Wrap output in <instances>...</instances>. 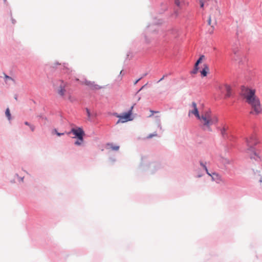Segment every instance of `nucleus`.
I'll list each match as a JSON object with an SVG mask.
<instances>
[{"instance_id":"obj_1","label":"nucleus","mask_w":262,"mask_h":262,"mask_svg":"<svg viewBox=\"0 0 262 262\" xmlns=\"http://www.w3.org/2000/svg\"><path fill=\"white\" fill-rule=\"evenodd\" d=\"M255 93V90L250 89L245 86L242 88L241 94L242 96L246 99V102L251 106L252 111L250 112V114L257 115L262 112V108L259 100L256 97Z\"/></svg>"},{"instance_id":"obj_2","label":"nucleus","mask_w":262,"mask_h":262,"mask_svg":"<svg viewBox=\"0 0 262 262\" xmlns=\"http://www.w3.org/2000/svg\"><path fill=\"white\" fill-rule=\"evenodd\" d=\"M199 119L202 124L203 129L210 132L212 131L211 125L216 124L219 121L217 117L213 115L209 110L203 113Z\"/></svg>"},{"instance_id":"obj_3","label":"nucleus","mask_w":262,"mask_h":262,"mask_svg":"<svg viewBox=\"0 0 262 262\" xmlns=\"http://www.w3.org/2000/svg\"><path fill=\"white\" fill-rule=\"evenodd\" d=\"M246 142L247 146L249 147L247 149V152L249 155L250 159L257 162L261 161L262 158L260 156L259 152L256 151L253 147V146L256 145L258 143L256 135L254 134L250 135L247 138Z\"/></svg>"},{"instance_id":"obj_4","label":"nucleus","mask_w":262,"mask_h":262,"mask_svg":"<svg viewBox=\"0 0 262 262\" xmlns=\"http://www.w3.org/2000/svg\"><path fill=\"white\" fill-rule=\"evenodd\" d=\"M67 86V82L62 80L58 81L56 84V91L58 94L63 98L70 99L71 96L70 95L68 97L66 96V88Z\"/></svg>"},{"instance_id":"obj_5","label":"nucleus","mask_w":262,"mask_h":262,"mask_svg":"<svg viewBox=\"0 0 262 262\" xmlns=\"http://www.w3.org/2000/svg\"><path fill=\"white\" fill-rule=\"evenodd\" d=\"M132 110L128 112L124 113L122 115H118L117 117L119 118L117 123L119 122L124 123L128 121L132 120L131 118Z\"/></svg>"},{"instance_id":"obj_6","label":"nucleus","mask_w":262,"mask_h":262,"mask_svg":"<svg viewBox=\"0 0 262 262\" xmlns=\"http://www.w3.org/2000/svg\"><path fill=\"white\" fill-rule=\"evenodd\" d=\"M72 133L75 136L73 138H77V139L81 140L83 137L84 133L81 128H72L70 132L67 133L68 135Z\"/></svg>"},{"instance_id":"obj_7","label":"nucleus","mask_w":262,"mask_h":262,"mask_svg":"<svg viewBox=\"0 0 262 262\" xmlns=\"http://www.w3.org/2000/svg\"><path fill=\"white\" fill-rule=\"evenodd\" d=\"M191 107V110H189V116H190L191 114H193L199 119L201 116H200L196 103L193 102L192 103Z\"/></svg>"},{"instance_id":"obj_8","label":"nucleus","mask_w":262,"mask_h":262,"mask_svg":"<svg viewBox=\"0 0 262 262\" xmlns=\"http://www.w3.org/2000/svg\"><path fill=\"white\" fill-rule=\"evenodd\" d=\"M222 93H226V98H229L231 96V88L228 85H224L220 86Z\"/></svg>"},{"instance_id":"obj_9","label":"nucleus","mask_w":262,"mask_h":262,"mask_svg":"<svg viewBox=\"0 0 262 262\" xmlns=\"http://www.w3.org/2000/svg\"><path fill=\"white\" fill-rule=\"evenodd\" d=\"M82 83L89 86L92 89L98 90L101 88V86L95 84L94 82H92L87 80H85L84 81H82Z\"/></svg>"},{"instance_id":"obj_10","label":"nucleus","mask_w":262,"mask_h":262,"mask_svg":"<svg viewBox=\"0 0 262 262\" xmlns=\"http://www.w3.org/2000/svg\"><path fill=\"white\" fill-rule=\"evenodd\" d=\"M219 14H220L219 10H218V9L215 8L214 14H211L210 15L209 17V19L208 20V24L209 25H210V26L211 25V18H212V17H213V19H214V21H215L214 24H216V16L219 15Z\"/></svg>"},{"instance_id":"obj_11","label":"nucleus","mask_w":262,"mask_h":262,"mask_svg":"<svg viewBox=\"0 0 262 262\" xmlns=\"http://www.w3.org/2000/svg\"><path fill=\"white\" fill-rule=\"evenodd\" d=\"M222 136L225 138L227 136V130L228 129V126L226 124H223L219 127Z\"/></svg>"},{"instance_id":"obj_12","label":"nucleus","mask_w":262,"mask_h":262,"mask_svg":"<svg viewBox=\"0 0 262 262\" xmlns=\"http://www.w3.org/2000/svg\"><path fill=\"white\" fill-rule=\"evenodd\" d=\"M254 177L255 179L259 178V182L260 183V184L262 186V170H257L256 172H254Z\"/></svg>"},{"instance_id":"obj_13","label":"nucleus","mask_w":262,"mask_h":262,"mask_svg":"<svg viewBox=\"0 0 262 262\" xmlns=\"http://www.w3.org/2000/svg\"><path fill=\"white\" fill-rule=\"evenodd\" d=\"M209 71V69L208 66L207 64H204V68L201 72L202 75L204 77L206 76Z\"/></svg>"},{"instance_id":"obj_14","label":"nucleus","mask_w":262,"mask_h":262,"mask_svg":"<svg viewBox=\"0 0 262 262\" xmlns=\"http://www.w3.org/2000/svg\"><path fill=\"white\" fill-rule=\"evenodd\" d=\"M201 7L203 8L205 4L206 3L207 5H209L208 3H216L213 0H199Z\"/></svg>"},{"instance_id":"obj_15","label":"nucleus","mask_w":262,"mask_h":262,"mask_svg":"<svg viewBox=\"0 0 262 262\" xmlns=\"http://www.w3.org/2000/svg\"><path fill=\"white\" fill-rule=\"evenodd\" d=\"M107 147L109 149H111L113 150L117 151L119 149V146L118 145H113L112 143H108L107 144Z\"/></svg>"},{"instance_id":"obj_16","label":"nucleus","mask_w":262,"mask_h":262,"mask_svg":"<svg viewBox=\"0 0 262 262\" xmlns=\"http://www.w3.org/2000/svg\"><path fill=\"white\" fill-rule=\"evenodd\" d=\"M204 58H205V56H204V55H201V56L200 57L199 59L197 60V61L196 62V63H195V65H194V66H195V69L196 70H198V65H199V64L200 63H201V62H202V60H203V59H204Z\"/></svg>"},{"instance_id":"obj_17","label":"nucleus","mask_w":262,"mask_h":262,"mask_svg":"<svg viewBox=\"0 0 262 262\" xmlns=\"http://www.w3.org/2000/svg\"><path fill=\"white\" fill-rule=\"evenodd\" d=\"M83 142V137L81 138V140L77 139V140L75 142L76 145H81Z\"/></svg>"},{"instance_id":"obj_18","label":"nucleus","mask_w":262,"mask_h":262,"mask_svg":"<svg viewBox=\"0 0 262 262\" xmlns=\"http://www.w3.org/2000/svg\"><path fill=\"white\" fill-rule=\"evenodd\" d=\"M200 165L203 167V168L205 170V171H206L207 173L210 176V174L208 172V169L206 166L205 164H204L202 162H200Z\"/></svg>"},{"instance_id":"obj_19","label":"nucleus","mask_w":262,"mask_h":262,"mask_svg":"<svg viewBox=\"0 0 262 262\" xmlns=\"http://www.w3.org/2000/svg\"><path fill=\"white\" fill-rule=\"evenodd\" d=\"M5 114H6V115L8 119L10 120L11 119V114H10V110L8 108H7Z\"/></svg>"},{"instance_id":"obj_20","label":"nucleus","mask_w":262,"mask_h":262,"mask_svg":"<svg viewBox=\"0 0 262 262\" xmlns=\"http://www.w3.org/2000/svg\"><path fill=\"white\" fill-rule=\"evenodd\" d=\"M157 136V134L156 133H155L154 134H151L150 135H149L148 136H147L146 137V139H150L154 137H156Z\"/></svg>"},{"instance_id":"obj_21","label":"nucleus","mask_w":262,"mask_h":262,"mask_svg":"<svg viewBox=\"0 0 262 262\" xmlns=\"http://www.w3.org/2000/svg\"><path fill=\"white\" fill-rule=\"evenodd\" d=\"M182 0H174V3H175V4L178 6V7H180V4H181V2Z\"/></svg>"},{"instance_id":"obj_22","label":"nucleus","mask_w":262,"mask_h":262,"mask_svg":"<svg viewBox=\"0 0 262 262\" xmlns=\"http://www.w3.org/2000/svg\"><path fill=\"white\" fill-rule=\"evenodd\" d=\"M30 127L31 130L32 132H33V131L34 130V129H35V127H34V126H33V125H30Z\"/></svg>"},{"instance_id":"obj_23","label":"nucleus","mask_w":262,"mask_h":262,"mask_svg":"<svg viewBox=\"0 0 262 262\" xmlns=\"http://www.w3.org/2000/svg\"><path fill=\"white\" fill-rule=\"evenodd\" d=\"M5 78H6V80H7V79H12L11 77L7 76V75H5Z\"/></svg>"},{"instance_id":"obj_24","label":"nucleus","mask_w":262,"mask_h":262,"mask_svg":"<svg viewBox=\"0 0 262 262\" xmlns=\"http://www.w3.org/2000/svg\"><path fill=\"white\" fill-rule=\"evenodd\" d=\"M52 133L55 134L57 135V133H58V132H57V130L56 129H55L53 130Z\"/></svg>"},{"instance_id":"obj_25","label":"nucleus","mask_w":262,"mask_h":262,"mask_svg":"<svg viewBox=\"0 0 262 262\" xmlns=\"http://www.w3.org/2000/svg\"><path fill=\"white\" fill-rule=\"evenodd\" d=\"M86 113H87L88 116L89 117H90V111L88 109H86Z\"/></svg>"},{"instance_id":"obj_26","label":"nucleus","mask_w":262,"mask_h":262,"mask_svg":"<svg viewBox=\"0 0 262 262\" xmlns=\"http://www.w3.org/2000/svg\"><path fill=\"white\" fill-rule=\"evenodd\" d=\"M64 134V133H57V135L58 136H60L61 135H63Z\"/></svg>"},{"instance_id":"obj_27","label":"nucleus","mask_w":262,"mask_h":262,"mask_svg":"<svg viewBox=\"0 0 262 262\" xmlns=\"http://www.w3.org/2000/svg\"><path fill=\"white\" fill-rule=\"evenodd\" d=\"M198 70H196L195 68L194 69L193 71L192 72V73L195 74L196 73Z\"/></svg>"},{"instance_id":"obj_28","label":"nucleus","mask_w":262,"mask_h":262,"mask_svg":"<svg viewBox=\"0 0 262 262\" xmlns=\"http://www.w3.org/2000/svg\"><path fill=\"white\" fill-rule=\"evenodd\" d=\"M151 115H150V116L153 115L154 113H158V112H154V111H151Z\"/></svg>"},{"instance_id":"obj_29","label":"nucleus","mask_w":262,"mask_h":262,"mask_svg":"<svg viewBox=\"0 0 262 262\" xmlns=\"http://www.w3.org/2000/svg\"><path fill=\"white\" fill-rule=\"evenodd\" d=\"M174 31L176 32L177 33V35L175 36L176 37H177L178 36H179V33H178V31L177 30H174Z\"/></svg>"},{"instance_id":"obj_30","label":"nucleus","mask_w":262,"mask_h":262,"mask_svg":"<svg viewBox=\"0 0 262 262\" xmlns=\"http://www.w3.org/2000/svg\"><path fill=\"white\" fill-rule=\"evenodd\" d=\"M25 124L26 125H28L29 126H30V125H31V124H30L28 122H25Z\"/></svg>"},{"instance_id":"obj_31","label":"nucleus","mask_w":262,"mask_h":262,"mask_svg":"<svg viewBox=\"0 0 262 262\" xmlns=\"http://www.w3.org/2000/svg\"><path fill=\"white\" fill-rule=\"evenodd\" d=\"M165 77V76L164 75L159 80V82L161 81V80H162L163 79H164Z\"/></svg>"},{"instance_id":"obj_32","label":"nucleus","mask_w":262,"mask_h":262,"mask_svg":"<svg viewBox=\"0 0 262 262\" xmlns=\"http://www.w3.org/2000/svg\"><path fill=\"white\" fill-rule=\"evenodd\" d=\"M139 80H140V79H138V80H137V81H136V82H135V84H136V83L138 82V81H139Z\"/></svg>"},{"instance_id":"obj_33","label":"nucleus","mask_w":262,"mask_h":262,"mask_svg":"<svg viewBox=\"0 0 262 262\" xmlns=\"http://www.w3.org/2000/svg\"><path fill=\"white\" fill-rule=\"evenodd\" d=\"M213 174L216 175V176H218V175H217V174H215V173H213Z\"/></svg>"}]
</instances>
